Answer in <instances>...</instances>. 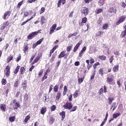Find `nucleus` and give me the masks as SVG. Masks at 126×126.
<instances>
[{
  "label": "nucleus",
  "mask_w": 126,
  "mask_h": 126,
  "mask_svg": "<svg viewBox=\"0 0 126 126\" xmlns=\"http://www.w3.org/2000/svg\"><path fill=\"white\" fill-rule=\"evenodd\" d=\"M40 30H39L37 32H32V33L30 34L28 36L27 38L29 40H32V39H33L35 37V36L38 34H39V32Z\"/></svg>",
  "instance_id": "nucleus-1"
},
{
  "label": "nucleus",
  "mask_w": 126,
  "mask_h": 126,
  "mask_svg": "<svg viewBox=\"0 0 126 126\" xmlns=\"http://www.w3.org/2000/svg\"><path fill=\"white\" fill-rule=\"evenodd\" d=\"M64 109H66L67 110H70L71 108H72V103L71 102H67L63 106Z\"/></svg>",
  "instance_id": "nucleus-2"
},
{
  "label": "nucleus",
  "mask_w": 126,
  "mask_h": 126,
  "mask_svg": "<svg viewBox=\"0 0 126 126\" xmlns=\"http://www.w3.org/2000/svg\"><path fill=\"white\" fill-rule=\"evenodd\" d=\"M13 108L17 110L19 107H20V104L18 102H16V99H14L13 102Z\"/></svg>",
  "instance_id": "nucleus-3"
},
{
  "label": "nucleus",
  "mask_w": 126,
  "mask_h": 126,
  "mask_svg": "<svg viewBox=\"0 0 126 126\" xmlns=\"http://www.w3.org/2000/svg\"><path fill=\"white\" fill-rule=\"evenodd\" d=\"M125 20H126V16L121 17L119 20L116 23V25H119L120 23L124 22Z\"/></svg>",
  "instance_id": "nucleus-4"
},
{
  "label": "nucleus",
  "mask_w": 126,
  "mask_h": 126,
  "mask_svg": "<svg viewBox=\"0 0 126 126\" xmlns=\"http://www.w3.org/2000/svg\"><path fill=\"white\" fill-rule=\"evenodd\" d=\"M81 13L82 14H84V15L86 16L88 14V8L86 7H83L81 9Z\"/></svg>",
  "instance_id": "nucleus-5"
},
{
  "label": "nucleus",
  "mask_w": 126,
  "mask_h": 126,
  "mask_svg": "<svg viewBox=\"0 0 126 126\" xmlns=\"http://www.w3.org/2000/svg\"><path fill=\"white\" fill-rule=\"evenodd\" d=\"M35 16H36V13H34V15L32 16L31 18L28 19L26 21L23 22L21 24L22 26H23V25H25V24H26L27 22H29V21H30L32 19H33V18H34Z\"/></svg>",
  "instance_id": "nucleus-6"
},
{
  "label": "nucleus",
  "mask_w": 126,
  "mask_h": 126,
  "mask_svg": "<svg viewBox=\"0 0 126 126\" xmlns=\"http://www.w3.org/2000/svg\"><path fill=\"white\" fill-rule=\"evenodd\" d=\"M10 11H6L4 13L3 16H2L3 19H6V18H8L9 16H10Z\"/></svg>",
  "instance_id": "nucleus-7"
},
{
  "label": "nucleus",
  "mask_w": 126,
  "mask_h": 126,
  "mask_svg": "<svg viewBox=\"0 0 126 126\" xmlns=\"http://www.w3.org/2000/svg\"><path fill=\"white\" fill-rule=\"evenodd\" d=\"M10 69V68L9 67V66H7L6 67V68L5 69V74H6L7 77H8V76H9V74L10 73V71H9Z\"/></svg>",
  "instance_id": "nucleus-8"
},
{
  "label": "nucleus",
  "mask_w": 126,
  "mask_h": 126,
  "mask_svg": "<svg viewBox=\"0 0 126 126\" xmlns=\"http://www.w3.org/2000/svg\"><path fill=\"white\" fill-rule=\"evenodd\" d=\"M57 27V24H54L50 28V34H53L54 33V31L56 30V28Z\"/></svg>",
  "instance_id": "nucleus-9"
},
{
  "label": "nucleus",
  "mask_w": 126,
  "mask_h": 126,
  "mask_svg": "<svg viewBox=\"0 0 126 126\" xmlns=\"http://www.w3.org/2000/svg\"><path fill=\"white\" fill-rule=\"evenodd\" d=\"M85 51H86V46H84V47H83L82 50L79 53V57L80 58H82V54H83V53H84V52H85Z\"/></svg>",
  "instance_id": "nucleus-10"
},
{
  "label": "nucleus",
  "mask_w": 126,
  "mask_h": 126,
  "mask_svg": "<svg viewBox=\"0 0 126 126\" xmlns=\"http://www.w3.org/2000/svg\"><path fill=\"white\" fill-rule=\"evenodd\" d=\"M81 43H82V42L80 41L76 45V46L74 47L73 52H76L77 50H78V48H79V46L81 45Z\"/></svg>",
  "instance_id": "nucleus-11"
},
{
  "label": "nucleus",
  "mask_w": 126,
  "mask_h": 126,
  "mask_svg": "<svg viewBox=\"0 0 126 126\" xmlns=\"http://www.w3.org/2000/svg\"><path fill=\"white\" fill-rule=\"evenodd\" d=\"M113 76V75H112L111 77H108L107 78V82L109 84H112L113 83V80H114V79L112 78Z\"/></svg>",
  "instance_id": "nucleus-12"
},
{
  "label": "nucleus",
  "mask_w": 126,
  "mask_h": 126,
  "mask_svg": "<svg viewBox=\"0 0 126 126\" xmlns=\"http://www.w3.org/2000/svg\"><path fill=\"white\" fill-rule=\"evenodd\" d=\"M124 29H125V31H123L121 34V38H124V37H125V36H126V24H125Z\"/></svg>",
  "instance_id": "nucleus-13"
},
{
  "label": "nucleus",
  "mask_w": 126,
  "mask_h": 126,
  "mask_svg": "<svg viewBox=\"0 0 126 126\" xmlns=\"http://www.w3.org/2000/svg\"><path fill=\"white\" fill-rule=\"evenodd\" d=\"M0 108L3 112H5V110L6 109V106L5 104H0Z\"/></svg>",
  "instance_id": "nucleus-14"
},
{
  "label": "nucleus",
  "mask_w": 126,
  "mask_h": 126,
  "mask_svg": "<svg viewBox=\"0 0 126 126\" xmlns=\"http://www.w3.org/2000/svg\"><path fill=\"white\" fill-rule=\"evenodd\" d=\"M22 86H23V89H24V90H26V88H27V81H24L23 82Z\"/></svg>",
  "instance_id": "nucleus-15"
},
{
  "label": "nucleus",
  "mask_w": 126,
  "mask_h": 126,
  "mask_svg": "<svg viewBox=\"0 0 126 126\" xmlns=\"http://www.w3.org/2000/svg\"><path fill=\"white\" fill-rule=\"evenodd\" d=\"M60 116H62V121H63L64 118H65V112L64 111H63L60 113Z\"/></svg>",
  "instance_id": "nucleus-16"
},
{
  "label": "nucleus",
  "mask_w": 126,
  "mask_h": 126,
  "mask_svg": "<svg viewBox=\"0 0 126 126\" xmlns=\"http://www.w3.org/2000/svg\"><path fill=\"white\" fill-rule=\"evenodd\" d=\"M64 56H65V54L64 51H62L60 54L59 55V59H62V58H63V57H64Z\"/></svg>",
  "instance_id": "nucleus-17"
},
{
  "label": "nucleus",
  "mask_w": 126,
  "mask_h": 126,
  "mask_svg": "<svg viewBox=\"0 0 126 126\" xmlns=\"http://www.w3.org/2000/svg\"><path fill=\"white\" fill-rule=\"evenodd\" d=\"M46 111L47 109H46V107H42L41 109V114H42V115H45Z\"/></svg>",
  "instance_id": "nucleus-18"
},
{
  "label": "nucleus",
  "mask_w": 126,
  "mask_h": 126,
  "mask_svg": "<svg viewBox=\"0 0 126 126\" xmlns=\"http://www.w3.org/2000/svg\"><path fill=\"white\" fill-rule=\"evenodd\" d=\"M119 70V65H115L113 68V71L114 72H117Z\"/></svg>",
  "instance_id": "nucleus-19"
},
{
  "label": "nucleus",
  "mask_w": 126,
  "mask_h": 126,
  "mask_svg": "<svg viewBox=\"0 0 126 126\" xmlns=\"http://www.w3.org/2000/svg\"><path fill=\"white\" fill-rule=\"evenodd\" d=\"M108 99L109 101L108 104L109 105H111L113 101H114V98L113 97H109Z\"/></svg>",
  "instance_id": "nucleus-20"
},
{
  "label": "nucleus",
  "mask_w": 126,
  "mask_h": 126,
  "mask_svg": "<svg viewBox=\"0 0 126 126\" xmlns=\"http://www.w3.org/2000/svg\"><path fill=\"white\" fill-rule=\"evenodd\" d=\"M109 11H110L111 13L113 12V13H116L117 12V10H116V9L113 7L110 8L109 10Z\"/></svg>",
  "instance_id": "nucleus-21"
},
{
  "label": "nucleus",
  "mask_w": 126,
  "mask_h": 126,
  "mask_svg": "<svg viewBox=\"0 0 126 126\" xmlns=\"http://www.w3.org/2000/svg\"><path fill=\"white\" fill-rule=\"evenodd\" d=\"M116 102H114L112 105L111 108V109H113L112 111H115V110L116 109V108H117V105H116Z\"/></svg>",
  "instance_id": "nucleus-22"
},
{
  "label": "nucleus",
  "mask_w": 126,
  "mask_h": 126,
  "mask_svg": "<svg viewBox=\"0 0 126 126\" xmlns=\"http://www.w3.org/2000/svg\"><path fill=\"white\" fill-rule=\"evenodd\" d=\"M106 56L102 55V56H99L98 57V59H99V60H101V61H105L106 60Z\"/></svg>",
  "instance_id": "nucleus-23"
},
{
  "label": "nucleus",
  "mask_w": 126,
  "mask_h": 126,
  "mask_svg": "<svg viewBox=\"0 0 126 126\" xmlns=\"http://www.w3.org/2000/svg\"><path fill=\"white\" fill-rule=\"evenodd\" d=\"M66 92H67V87H66V86H64L63 92V95H65V94H66Z\"/></svg>",
  "instance_id": "nucleus-24"
},
{
  "label": "nucleus",
  "mask_w": 126,
  "mask_h": 126,
  "mask_svg": "<svg viewBox=\"0 0 126 126\" xmlns=\"http://www.w3.org/2000/svg\"><path fill=\"white\" fill-rule=\"evenodd\" d=\"M61 95H62V93H57V94L56 96V100H60V98H61Z\"/></svg>",
  "instance_id": "nucleus-25"
},
{
  "label": "nucleus",
  "mask_w": 126,
  "mask_h": 126,
  "mask_svg": "<svg viewBox=\"0 0 126 126\" xmlns=\"http://www.w3.org/2000/svg\"><path fill=\"white\" fill-rule=\"evenodd\" d=\"M19 68H20V66H17L15 70L14 71V73L15 74H17V72H18V71L19 70Z\"/></svg>",
  "instance_id": "nucleus-26"
},
{
  "label": "nucleus",
  "mask_w": 126,
  "mask_h": 126,
  "mask_svg": "<svg viewBox=\"0 0 126 126\" xmlns=\"http://www.w3.org/2000/svg\"><path fill=\"white\" fill-rule=\"evenodd\" d=\"M120 115H121V114L120 113L113 114V119H117V118H118V117H119V116H120Z\"/></svg>",
  "instance_id": "nucleus-27"
},
{
  "label": "nucleus",
  "mask_w": 126,
  "mask_h": 126,
  "mask_svg": "<svg viewBox=\"0 0 126 126\" xmlns=\"http://www.w3.org/2000/svg\"><path fill=\"white\" fill-rule=\"evenodd\" d=\"M103 11V9L99 8V9H96L95 10V12L97 14H99V13H101Z\"/></svg>",
  "instance_id": "nucleus-28"
},
{
  "label": "nucleus",
  "mask_w": 126,
  "mask_h": 126,
  "mask_svg": "<svg viewBox=\"0 0 126 126\" xmlns=\"http://www.w3.org/2000/svg\"><path fill=\"white\" fill-rule=\"evenodd\" d=\"M40 60V56H38L36 57L34 61H33V63H38V61Z\"/></svg>",
  "instance_id": "nucleus-29"
},
{
  "label": "nucleus",
  "mask_w": 126,
  "mask_h": 126,
  "mask_svg": "<svg viewBox=\"0 0 126 126\" xmlns=\"http://www.w3.org/2000/svg\"><path fill=\"white\" fill-rule=\"evenodd\" d=\"M9 120L11 122H14V121H15V116L10 117Z\"/></svg>",
  "instance_id": "nucleus-30"
},
{
  "label": "nucleus",
  "mask_w": 126,
  "mask_h": 126,
  "mask_svg": "<svg viewBox=\"0 0 126 126\" xmlns=\"http://www.w3.org/2000/svg\"><path fill=\"white\" fill-rule=\"evenodd\" d=\"M103 33H104V32H102V31L98 32L96 33L95 36H96V37H99V36H101V34H103Z\"/></svg>",
  "instance_id": "nucleus-31"
},
{
  "label": "nucleus",
  "mask_w": 126,
  "mask_h": 126,
  "mask_svg": "<svg viewBox=\"0 0 126 126\" xmlns=\"http://www.w3.org/2000/svg\"><path fill=\"white\" fill-rule=\"evenodd\" d=\"M72 49V44H70L69 46H68L66 48L67 52H70V50Z\"/></svg>",
  "instance_id": "nucleus-32"
},
{
  "label": "nucleus",
  "mask_w": 126,
  "mask_h": 126,
  "mask_svg": "<svg viewBox=\"0 0 126 126\" xmlns=\"http://www.w3.org/2000/svg\"><path fill=\"white\" fill-rule=\"evenodd\" d=\"M41 25H43V24L45 23V17L44 16L41 17Z\"/></svg>",
  "instance_id": "nucleus-33"
},
{
  "label": "nucleus",
  "mask_w": 126,
  "mask_h": 126,
  "mask_svg": "<svg viewBox=\"0 0 126 126\" xmlns=\"http://www.w3.org/2000/svg\"><path fill=\"white\" fill-rule=\"evenodd\" d=\"M30 119V116L28 115L25 119V120H24L25 123H27V122L29 121Z\"/></svg>",
  "instance_id": "nucleus-34"
},
{
  "label": "nucleus",
  "mask_w": 126,
  "mask_h": 126,
  "mask_svg": "<svg viewBox=\"0 0 126 126\" xmlns=\"http://www.w3.org/2000/svg\"><path fill=\"white\" fill-rule=\"evenodd\" d=\"M21 74H23L24 73V72L25 71V68L24 67H22L20 69Z\"/></svg>",
  "instance_id": "nucleus-35"
},
{
  "label": "nucleus",
  "mask_w": 126,
  "mask_h": 126,
  "mask_svg": "<svg viewBox=\"0 0 126 126\" xmlns=\"http://www.w3.org/2000/svg\"><path fill=\"white\" fill-rule=\"evenodd\" d=\"M58 90H59V86L56 85L54 87V91H55V92H58Z\"/></svg>",
  "instance_id": "nucleus-36"
},
{
  "label": "nucleus",
  "mask_w": 126,
  "mask_h": 126,
  "mask_svg": "<svg viewBox=\"0 0 126 126\" xmlns=\"http://www.w3.org/2000/svg\"><path fill=\"white\" fill-rule=\"evenodd\" d=\"M43 40H44V38H42L39 39L38 41H37L36 44L37 45H40L42 42H43Z\"/></svg>",
  "instance_id": "nucleus-37"
},
{
  "label": "nucleus",
  "mask_w": 126,
  "mask_h": 126,
  "mask_svg": "<svg viewBox=\"0 0 126 126\" xmlns=\"http://www.w3.org/2000/svg\"><path fill=\"white\" fill-rule=\"evenodd\" d=\"M12 59H13V57L10 56L9 58L7 59V63H9L11 61H12Z\"/></svg>",
  "instance_id": "nucleus-38"
},
{
  "label": "nucleus",
  "mask_w": 126,
  "mask_h": 126,
  "mask_svg": "<svg viewBox=\"0 0 126 126\" xmlns=\"http://www.w3.org/2000/svg\"><path fill=\"white\" fill-rule=\"evenodd\" d=\"M54 122H55V119H54V118L53 117H50L49 123L50 124H53Z\"/></svg>",
  "instance_id": "nucleus-39"
},
{
  "label": "nucleus",
  "mask_w": 126,
  "mask_h": 126,
  "mask_svg": "<svg viewBox=\"0 0 126 126\" xmlns=\"http://www.w3.org/2000/svg\"><path fill=\"white\" fill-rule=\"evenodd\" d=\"M98 4L99 5H103V4H104V0H99L98 1Z\"/></svg>",
  "instance_id": "nucleus-40"
},
{
  "label": "nucleus",
  "mask_w": 126,
  "mask_h": 126,
  "mask_svg": "<svg viewBox=\"0 0 126 126\" xmlns=\"http://www.w3.org/2000/svg\"><path fill=\"white\" fill-rule=\"evenodd\" d=\"M82 22L83 23H86L87 22V18L84 17L82 19Z\"/></svg>",
  "instance_id": "nucleus-41"
},
{
  "label": "nucleus",
  "mask_w": 126,
  "mask_h": 126,
  "mask_svg": "<svg viewBox=\"0 0 126 126\" xmlns=\"http://www.w3.org/2000/svg\"><path fill=\"white\" fill-rule=\"evenodd\" d=\"M82 82H83V78H78L79 84H81V83H82Z\"/></svg>",
  "instance_id": "nucleus-42"
},
{
  "label": "nucleus",
  "mask_w": 126,
  "mask_h": 126,
  "mask_svg": "<svg viewBox=\"0 0 126 126\" xmlns=\"http://www.w3.org/2000/svg\"><path fill=\"white\" fill-rule=\"evenodd\" d=\"M78 91H76L73 94V96L74 98H76L77 97V95H78V93H77Z\"/></svg>",
  "instance_id": "nucleus-43"
},
{
  "label": "nucleus",
  "mask_w": 126,
  "mask_h": 126,
  "mask_svg": "<svg viewBox=\"0 0 126 126\" xmlns=\"http://www.w3.org/2000/svg\"><path fill=\"white\" fill-rule=\"evenodd\" d=\"M19 84V82H18V80L16 81L15 82L14 85V87H18Z\"/></svg>",
  "instance_id": "nucleus-44"
},
{
  "label": "nucleus",
  "mask_w": 126,
  "mask_h": 126,
  "mask_svg": "<svg viewBox=\"0 0 126 126\" xmlns=\"http://www.w3.org/2000/svg\"><path fill=\"white\" fill-rule=\"evenodd\" d=\"M99 74H101V75H103V74H104V71L103 70V69H99Z\"/></svg>",
  "instance_id": "nucleus-45"
},
{
  "label": "nucleus",
  "mask_w": 126,
  "mask_h": 126,
  "mask_svg": "<svg viewBox=\"0 0 126 126\" xmlns=\"http://www.w3.org/2000/svg\"><path fill=\"white\" fill-rule=\"evenodd\" d=\"M114 56H111L109 60V62H110V63H113V61H114Z\"/></svg>",
  "instance_id": "nucleus-46"
},
{
  "label": "nucleus",
  "mask_w": 126,
  "mask_h": 126,
  "mask_svg": "<svg viewBox=\"0 0 126 126\" xmlns=\"http://www.w3.org/2000/svg\"><path fill=\"white\" fill-rule=\"evenodd\" d=\"M29 15V12H25L24 13V17H27Z\"/></svg>",
  "instance_id": "nucleus-47"
},
{
  "label": "nucleus",
  "mask_w": 126,
  "mask_h": 126,
  "mask_svg": "<svg viewBox=\"0 0 126 126\" xmlns=\"http://www.w3.org/2000/svg\"><path fill=\"white\" fill-rule=\"evenodd\" d=\"M22 3H23V1H22L20 2L19 3H18V5H17L18 8H19L20 7V6H21V5H22Z\"/></svg>",
  "instance_id": "nucleus-48"
},
{
  "label": "nucleus",
  "mask_w": 126,
  "mask_h": 126,
  "mask_svg": "<svg viewBox=\"0 0 126 126\" xmlns=\"http://www.w3.org/2000/svg\"><path fill=\"white\" fill-rule=\"evenodd\" d=\"M1 83H2V84H3V85H5V84H6V80H5V79H3L2 80Z\"/></svg>",
  "instance_id": "nucleus-49"
},
{
  "label": "nucleus",
  "mask_w": 126,
  "mask_h": 126,
  "mask_svg": "<svg viewBox=\"0 0 126 126\" xmlns=\"http://www.w3.org/2000/svg\"><path fill=\"white\" fill-rule=\"evenodd\" d=\"M20 60H21V55L20 54L19 57L17 58V60L16 61V62H18L19 61H20Z\"/></svg>",
  "instance_id": "nucleus-50"
},
{
  "label": "nucleus",
  "mask_w": 126,
  "mask_h": 126,
  "mask_svg": "<svg viewBox=\"0 0 126 126\" xmlns=\"http://www.w3.org/2000/svg\"><path fill=\"white\" fill-rule=\"evenodd\" d=\"M76 109H77V106H74L70 112H74V111H76Z\"/></svg>",
  "instance_id": "nucleus-51"
},
{
  "label": "nucleus",
  "mask_w": 126,
  "mask_h": 126,
  "mask_svg": "<svg viewBox=\"0 0 126 126\" xmlns=\"http://www.w3.org/2000/svg\"><path fill=\"white\" fill-rule=\"evenodd\" d=\"M103 29H107L108 28V24H105L104 25H103L102 26Z\"/></svg>",
  "instance_id": "nucleus-52"
},
{
  "label": "nucleus",
  "mask_w": 126,
  "mask_h": 126,
  "mask_svg": "<svg viewBox=\"0 0 126 126\" xmlns=\"http://www.w3.org/2000/svg\"><path fill=\"white\" fill-rule=\"evenodd\" d=\"M47 73H45L44 74V76L42 78V81H44V80H45V79H47Z\"/></svg>",
  "instance_id": "nucleus-53"
},
{
  "label": "nucleus",
  "mask_w": 126,
  "mask_h": 126,
  "mask_svg": "<svg viewBox=\"0 0 126 126\" xmlns=\"http://www.w3.org/2000/svg\"><path fill=\"white\" fill-rule=\"evenodd\" d=\"M56 105H53L51 107V111H55L56 110Z\"/></svg>",
  "instance_id": "nucleus-54"
},
{
  "label": "nucleus",
  "mask_w": 126,
  "mask_h": 126,
  "mask_svg": "<svg viewBox=\"0 0 126 126\" xmlns=\"http://www.w3.org/2000/svg\"><path fill=\"white\" fill-rule=\"evenodd\" d=\"M43 99L44 100V102H48V101H49V99L48 98L47 99V96L46 95H45L43 97Z\"/></svg>",
  "instance_id": "nucleus-55"
},
{
  "label": "nucleus",
  "mask_w": 126,
  "mask_h": 126,
  "mask_svg": "<svg viewBox=\"0 0 126 126\" xmlns=\"http://www.w3.org/2000/svg\"><path fill=\"white\" fill-rule=\"evenodd\" d=\"M24 99L26 100H28V94H26L24 95Z\"/></svg>",
  "instance_id": "nucleus-56"
},
{
  "label": "nucleus",
  "mask_w": 126,
  "mask_h": 126,
  "mask_svg": "<svg viewBox=\"0 0 126 126\" xmlns=\"http://www.w3.org/2000/svg\"><path fill=\"white\" fill-rule=\"evenodd\" d=\"M102 22V18H99V20L97 21V24L98 25L101 24V23Z\"/></svg>",
  "instance_id": "nucleus-57"
},
{
  "label": "nucleus",
  "mask_w": 126,
  "mask_h": 126,
  "mask_svg": "<svg viewBox=\"0 0 126 126\" xmlns=\"http://www.w3.org/2000/svg\"><path fill=\"white\" fill-rule=\"evenodd\" d=\"M8 24H9L8 22L7 21V22H4L3 24V25L4 26H5V27H6V26H7V25H8Z\"/></svg>",
  "instance_id": "nucleus-58"
},
{
  "label": "nucleus",
  "mask_w": 126,
  "mask_h": 126,
  "mask_svg": "<svg viewBox=\"0 0 126 126\" xmlns=\"http://www.w3.org/2000/svg\"><path fill=\"white\" fill-rule=\"evenodd\" d=\"M41 12H40V14H41V13H43V12H45V8L44 7H42L41 8Z\"/></svg>",
  "instance_id": "nucleus-59"
},
{
  "label": "nucleus",
  "mask_w": 126,
  "mask_h": 126,
  "mask_svg": "<svg viewBox=\"0 0 126 126\" xmlns=\"http://www.w3.org/2000/svg\"><path fill=\"white\" fill-rule=\"evenodd\" d=\"M59 1L62 3V4H64L65 3V0H59Z\"/></svg>",
  "instance_id": "nucleus-60"
},
{
  "label": "nucleus",
  "mask_w": 126,
  "mask_h": 126,
  "mask_svg": "<svg viewBox=\"0 0 126 126\" xmlns=\"http://www.w3.org/2000/svg\"><path fill=\"white\" fill-rule=\"evenodd\" d=\"M121 5L122 7H124V8L126 7V3L124 2H121Z\"/></svg>",
  "instance_id": "nucleus-61"
},
{
  "label": "nucleus",
  "mask_w": 126,
  "mask_h": 126,
  "mask_svg": "<svg viewBox=\"0 0 126 126\" xmlns=\"http://www.w3.org/2000/svg\"><path fill=\"white\" fill-rule=\"evenodd\" d=\"M71 98H72V94H70L69 96H68V99H69V101H72V99H71Z\"/></svg>",
  "instance_id": "nucleus-62"
},
{
  "label": "nucleus",
  "mask_w": 126,
  "mask_h": 126,
  "mask_svg": "<svg viewBox=\"0 0 126 126\" xmlns=\"http://www.w3.org/2000/svg\"><path fill=\"white\" fill-rule=\"evenodd\" d=\"M79 64H80L79 62H76L75 63V65H76V66H78Z\"/></svg>",
  "instance_id": "nucleus-63"
},
{
  "label": "nucleus",
  "mask_w": 126,
  "mask_h": 126,
  "mask_svg": "<svg viewBox=\"0 0 126 126\" xmlns=\"http://www.w3.org/2000/svg\"><path fill=\"white\" fill-rule=\"evenodd\" d=\"M99 92L100 93V95H101V94L103 93V89L101 88L100 89H99Z\"/></svg>",
  "instance_id": "nucleus-64"
}]
</instances>
